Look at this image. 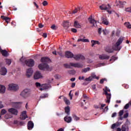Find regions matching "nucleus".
Here are the masks:
<instances>
[{"mask_svg":"<svg viewBox=\"0 0 131 131\" xmlns=\"http://www.w3.org/2000/svg\"><path fill=\"white\" fill-rule=\"evenodd\" d=\"M88 19L91 24H93V26H95V24H97V21L95 19H93V17L92 16H90Z\"/></svg>","mask_w":131,"mask_h":131,"instance_id":"f3484780","label":"nucleus"},{"mask_svg":"<svg viewBox=\"0 0 131 131\" xmlns=\"http://www.w3.org/2000/svg\"><path fill=\"white\" fill-rule=\"evenodd\" d=\"M28 129H29V130H31V129H32V128H33V127H34V123H33V122H32V121H29L28 122Z\"/></svg>","mask_w":131,"mask_h":131,"instance_id":"9b49d317","label":"nucleus"},{"mask_svg":"<svg viewBox=\"0 0 131 131\" xmlns=\"http://www.w3.org/2000/svg\"><path fill=\"white\" fill-rule=\"evenodd\" d=\"M63 27L66 28H69V21L67 20L63 22Z\"/></svg>","mask_w":131,"mask_h":131,"instance_id":"7c9ffc66","label":"nucleus"},{"mask_svg":"<svg viewBox=\"0 0 131 131\" xmlns=\"http://www.w3.org/2000/svg\"><path fill=\"white\" fill-rule=\"evenodd\" d=\"M116 60H117V57L114 56H112L111 58V59L110 60V62H111L112 61H113V62H114V61H115Z\"/></svg>","mask_w":131,"mask_h":131,"instance_id":"ea45409f","label":"nucleus"},{"mask_svg":"<svg viewBox=\"0 0 131 131\" xmlns=\"http://www.w3.org/2000/svg\"><path fill=\"white\" fill-rule=\"evenodd\" d=\"M124 38L123 37L119 38L115 45L113 46V50L114 51H120V50H121V47L120 46L121 43H122V41H123Z\"/></svg>","mask_w":131,"mask_h":131,"instance_id":"f257e3e1","label":"nucleus"},{"mask_svg":"<svg viewBox=\"0 0 131 131\" xmlns=\"http://www.w3.org/2000/svg\"><path fill=\"white\" fill-rule=\"evenodd\" d=\"M7 72H8V71L7 70V69L5 67L1 68L0 70V73L1 75H6Z\"/></svg>","mask_w":131,"mask_h":131,"instance_id":"4468645a","label":"nucleus"},{"mask_svg":"<svg viewBox=\"0 0 131 131\" xmlns=\"http://www.w3.org/2000/svg\"><path fill=\"white\" fill-rule=\"evenodd\" d=\"M65 56L66 58H68V59L73 58L74 56V55L73 53H71L70 51H67L66 52Z\"/></svg>","mask_w":131,"mask_h":131,"instance_id":"ddd939ff","label":"nucleus"},{"mask_svg":"<svg viewBox=\"0 0 131 131\" xmlns=\"http://www.w3.org/2000/svg\"><path fill=\"white\" fill-rule=\"evenodd\" d=\"M126 12H128L129 13H131V8H125Z\"/></svg>","mask_w":131,"mask_h":131,"instance_id":"3c124183","label":"nucleus"},{"mask_svg":"<svg viewBox=\"0 0 131 131\" xmlns=\"http://www.w3.org/2000/svg\"><path fill=\"white\" fill-rule=\"evenodd\" d=\"M7 113V111L5 109H3L1 112V115H5Z\"/></svg>","mask_w":131,"mask_h":131,"instance_id":"a19ab883","label":"nucleus"},{"mask_svg":"<svg viewBox=\"0 0 131 131\" xmlns=\"http://www.w3.org/2000/svg\"><path fill=\"white\" fill-rule=\"evenodd\" d=\"M77 12H78V8H76L75 9V10L73 11V14H76V13H77Z\"/></svg>","mask_w":131,"mask_h":131,"instance_id":"4d7b16f0","label":"nucleus"},{"mask_svg":"<svg viewBox=\"0 0 131 131\" xmlns=\"http://www.w3.org/2000/svg\"><path fill=\"white\" fill-rule=\"evenodd\" d=\"M63 101L66 104V105H70V101L67 98L64 97Z\"/></svg>","mask_w":131,"mask_h":131,"instance_id":"473e14b6","label":"nucleus"},{"mask_svg":"<svg viewBox=\"0 0 131 131\" xmlns=\"http://www.w3.org/2000/svg\"><path fill=\"white\" fill-rule=\"evenodd\" d=\"M102 23L104 24V25H108V24H109V22L106 18H102Z\"/></svg>","mask_w":131,"mask_h":131,"instance_id":"2f4dec72","label":"nucleus"},{"mask_svg":"<svg viewBox=\"0 0 131 131\" xmlns=\"http://www.w3.org/2000/svg\"><path fill=\"white\" fill-rule=\"evenodd\" d=\"M105 51L107 53H113L114 51L113 50V47L111 48L110 46H107L105 49Z\"/></svg>","mask_w":131,"mask_h":131,"instance_id":"a211bd4d","label":"nucleus"},{"mask_svg":"<svg viewBox=\"0 0 131 131\" xmlns=\"http://www.w3.org/2000/svg\"><path fill=\"white\" fill-rule=\"evenodd\" d=\"M42 36L46 38L48 36V34H47V33H44L42 35Z\"/></svg>","mask_w":131,"mask_h":131,"instance_id":"bf43d9fd","label":"nucleus"},{"mask_svg":"<svg viewBox=\"0 0 131 131\" xmlns=\"http://www.w3.org/2000/svg\"><path fill=\"white\" fill-rule=\"evenodd\" d=\"M91 70V68H86L85 69H83L82 70V73H86L88 71H90Z\"/></svg>","mask_w":131,"mask_h":131,"instance_id":"72a5a7b5","label":"nucleus"},{"mask_svg":"<svg viewBox=\"0 0 131 131\" xmlns=\"http://www.w3.org/2000/svg\"><path fill=\"white\" fill-rule=\"evenodd\" d=\"M27 112L24 111L21 113L22 115H25L26 116H27V115H26Z\"/></svg>","mask_w":131,"mask_h":131,"instance_id":"13d9d810","label":"nucleus"},{"mask_svg":"<svg viewBox=\"0 0 131 131\" xmlns=\"http://www.w3.org/2000/svg\"><path fill=\"white\" fill-rule=\"evenodd\" d=\"M41 77H42V76L41 75V73L39 72H36L34 75V79H39V78H41Z\"/></svg>","mask_w":131,"mask_h":131,"instance_id":"f8f14e48","label":"nucleus"},{"mask_svg":"<svg viewBox=\"0 0 131 131\" xmlns=\"http://www.w3.org/2000/svg\"><path fill=\"white\" fill-rule=\"evenodd\" d=\"M20 61L23 63H25L26 65L29 67H33L34 66V60L32 59L26 60L22 57L20 59Z\"/></svg>","mask_w":131,"mask_h":131,"instance_id":"7ed1b4c3","label":"nucleus"},{"mask_svg":"<svg viewBox=\"0 0 131 131\" xmlns=\"http://www.w3.org/2000/svg\"><path fill=\"white\" fill-rule=\"evenodd\" d=\"M6 92V87L3 85H0V93L5 94Z\"/></svg>","mask_w":131,"mask_h":131,"instance_id":"393cba45","label":"nucleus"},{"mask_svg":"<svg viewBox=\"0 0 131 131\" xmlns=\"http://www.w3.org/2000/svg\"><path fill=\"white\" fill-rule=\"evenodd\" d=\"M105 92H106V93H108V92H110V89H109L107 86H105V90H104L105 93Z\"/></svg>","mask_w":131,"mask_h":131,"instance_id":"6e6d98bb","label":"nucleus"},{"mask_svg":"<svg viewBox=\"0 0 131 131\" xmlns=\"http://www.w3.org/2000/svg\"><path fill=\"white\" fill-rule=\"evenodd\" d=\"M1 18L3 19V20H4L6 21V23H9L11 21V18H10L8 16H5L4 15L1 16Z\"/></svg>","mask_w":131,"mask_h":131,"instance_id":"aec40b11","label":"nucleus"},{"mask_svg":"<svg viewBox=\"0 0 131 131\" xmlns=\"http://www.w3.org/2000/svg\"><path fill=\"white\" fill-rule=\"evenodd\" d=\"M49 95L48 94H43L39 97V101H40L41 99H46V98H48Z\"/></svg>","mask_w":131,"mask_h":131,"instance_id":"bb28decb","label":"nucleus"},{"mask_svg":"<svg viewBox=\"0 0 131 131\" xmlns=\"http://www.w3.org/2000/svg\"><path fill=\"white\" fill-rule=\"evenodd\" d=\"M6 63L7 64V65H11V63H12V61L11 60V59H6Z\"/></svg>","mask_w":131,"mask_h":131,"instance_id":"79ce46f5","label":"nucleus"},{"mask_svg":"<svg viewBox=\"0 0 131 131\" xmlns=\"http://www.w3.org/2000/svg\"><path fill=\"white\" fill-rule=\"evenodd\" d=\"M35 85L37 88H42V85L40 84V83L37 82L35 83Z\"/></svg>","mask_w":131,"mask_h":131,"instance_id":"37998d69","label":"nucleus"},{"mask_svg":"<svg viewBox=\"0 0 131 131\" xmlns=\"http://www.w3.org/2000/svg\"><path fill=\"white\" fill-rule=\"evenodd\" d=\"M63 66H64L65 68H69L70 69H71V67H74L75 68H82L83 67V65L79 62L75 63L70 62L69 64H64Z\"/></svg>","mask_w":131,"mask_h":131,"instance_id":"f03ea898","label":"nucleus"},{"mask_svg":"<svg viewBox=\"0 0 131 131\" xmlns=\"http://www.w3.org/2000/svg\"><path fill=\"white\" fill-rule=\"evenodd\" d=\"M38 27H39V28H42V27H43V25H42L41 24H39Z\"/></svg>","mask_w":131,"mask_h":131,"instance_id":"052dcab7","label":"nucleus"},{"mask_svg":"<svg viewBox=\"0 0 131 131\" xmlns=\"http://www.w3.org/2000/svg\"><path fill=\"white\" fill-rule=\"evenodd\" d=\"M75 60H84L85 58L81 54L75 55L73 57Z\"/></svg>","mask_w":131,"mask_h":131,"instance_id":"9d476101","label":"nucleus"},{"mask_svg":"<svg viewBox=\"0 0 131 131\" xmlns=\"http://www.w3.org/2000/svg\"><path fill=\"white\" fill-rule=\"evenodd\" d=\"M40 61L42 63H47L48 62H50V58L49 57H42Z\"/></svg>","mask_w":131,"mask_h":131,"instance_id":"4be33fe9","label":"nucleus"},{"mask_svg":"<svg viewBox=\"0 0 131 131\" xmlns=\"http://www.w3.org/2000/svg\"><path fill=\"white\" fill-rule=\"evenodd\" d=\"M94 108H95L96 109H99V108H100V106L97 105H94Z\"/></svg>","mask_w":131,"mask_h":131,"instance_id":"69168bd1","label":"nucleus"},{"mask_svg":"<svg viewBox=\"0 0 131 131\" xmlns=\"http://www.w3.org/2000/svg\"><path fill=\"white\" fill-rule=\"evenodd\" d=\"M94 79H99V77H97L96 75H93L90 76L89 77L85 79V81H92V80H94Z\"/></svg>","mask_w":131,"mask_h":131,"instance_id":"6e6552de","label":"nucleus"},{"mask_svg":"<svg viewBox=\"0 0 131 131\" xmlns=\"http://www.w3.org/2000/svg\"><path fill=\"white\" fill-rule=\"evenodd\" d=\"M32 73H33V70H32V68L28 69L27 70L26 75L27 77H30L31 75H32Z\"/></svg>","mask_w":131,"mask_h":131,"instance_id":"2eb2a0df","label":"nucleus"},{"mask_svg":"<svg viewBox=\"0 0 131 131\" xmlns=\"http://www.w3.org/2000/svg\"><path fill=\"white\" fill-rule=\"evenodd\" d=\"M101 31H102V28H99L98 29V34H101Z\"/></svg>","mask_w":131,"mask_h":131,"instance_id":"e2e57ef3","label":"nucleus"},{"mask_svg":"<svg viewBox=\"0 0 131 131\" xmlns=\"http://www.w3.org/2000/svg\"><path fill=\"white\" fill-rule=\"evenodd\" d=\"M117 114L116 113H114L112 115V117H115V116H116V115Z\"/></svg>","mask_w":131,"mask_h":131,"instance_id":"774afa93","label":"nucleus"},{"mask_svg":"<svg viewBox=\"0 0 131 131\" xmlns=\"http://www.w3.org/2000/svg\"><path fill=\"white\" fill-rule=\"evenodd\" d=\"M74 27L76 28H81V25L78 23V21L75 20L74 23Z\"/></svg>","mask_w":131,"mask_h":131,"instance_id":"b1692460","label":"nucleus"},{"mask_svg":"<svg viewBox=\"0 0 131 131\" xmlns=\"http://www.w3.org/2000/svg\"><path fill=\"white\" fill-rule=\"evenodd\" d=\"M104 81H107V79L103 78L100 79V83H101V84H103V83H104Z\"/></svg>","mask_w":131,"mask_h":131,"instance_id":"c03bdc74","label":"nucleus"},{"mask_svg":"<svg viewBox=\"0 0 131 131\" xmlns=\"http://www.w3.org/2000/svg\"><path fill=\"white\" fill-rule=\"evenodd\" d=\"M65 112L67 115H70V107L69 106H68L65 107Z\"/></svg>","mask_w":131,"mask_h":131,"instance_id":"c85d7f7f","label":"nucleus"},{"mask_svg":"<svg viewBox=\"0 0 131 131\" xmlns=\"http://www.w3.org/2000/svg\"><path fill=\"white\" fill-rule=\"evenodd\" d=\"M1 53L2 54L3 56H4V57H8V56H9V53L6 50H2Z\"/></svg>","mask_w":131,"mask_h":131,"instance_id":"a878e982","label":"nucleus"},{"mask_svg":"<svg viewBox=\"0 0 131 131\" xmlns=\"http://www.w3.org/2000/svg\"><path fill=\"white\" fill-rule=\"evenodd\" d=\"M5 117L6 118H7V119H9V118H11L12 116L7 114V115H5Z\"/></svg>","mask_w":131,"mask_h":131,"instance_id":"603ef678","label":"nucleus"},{"mask_svg":"<svg viewBox=\"0 0 131 131\" xmlns=\"http://www.w3.org/2000/svg\"><path fill=\"white\" fill-rule=\"evenodd\" d=\"M128 117V113H126L123 116V118H127Z\"/></svg>","mask_w":131,"mask_h":131,"instance_id":"5fc2aeb1","label":"nucleus"},{"mask_svg":"<svg viewBox=\"0 0 131 131\" xmlns=\"http://www.w3.org/2000/svg\"><path fill=\"white\" fill-rule=\"evenodd\" d=\"M73 118L74 120H75L76 121H77V120H79V117H77L76 115H73Z\"/></svg>","mask_w":131,"mask_h":131,"instance_id":"58836bf2","label":"nucleus"},{"mask_svg":"<svg viewBox=\"0 0 131 131\" xmlns=\"http://www.w3.org/2000/svg\"><path fill=\"white\" fill-rule=\"evenodd\" d=\"M129 106H131V101H129L128 103H127L125 106H124V109H128L129 108Z\"/></svg>","mask_w":131,"mask_h":131,"instance_id":"4c0bfd02","label":"nucleus"},{"mask_svg":"<svg viewBox=\"0 0 131 131\" xmlns=\"http://www.w3.org/2000/svg\"><path fill=\"white\" fill-rule=\"evenodd\" d=\"M124 25H125V26H126V27H127V28H128L129 29H130L131 28V25L129 23H125L124 24Z\"/></svg>","mask_w":131,"mask_h":131,"instance_id":"e433bc0d","label":"nucleus"},{"mask_svg":"<svg viewBox=\"0 0 131 131\" xmlns=\"http://www.w3.org/2000/svg\"><path fill=\"white\" fill-rule=\"evenodd\" d=\"M51 29H52L53 30H57V27L55 25H53L51 27Z\"/></svg>","mask_w":131,"mask_h":131,"instance_id":"49530a36","label":"nucleus"},{"mask_svg":"<svg viewBox=\"0 0 131 131\" xmlns=\"http://www.w3.org/2000/svg\"><path fill=\"white\" fill-rule=\"evenodd\" d=\"M82 41V42H90V40L88 39L80 38L77 40V42Z\"/></svg>","mask_w":131,"mask_h":131,"instance_id":"cd10ccee","label":"nucleus"},{"mask_svg":"<svg viewBox=\"0 0 131 131\" xmlns=\"http://www.w3.org/2000/svg\"><path fill=\"white\" fill-rule=\"evenodd\" d=\"M105 106H106V104H101V107H100L101 110H102V109H103V108H104V107H105Z\"/></svg>","mask_w":131,"mask_h":131,"instance_id":"0e129e2a","label":"nucleus"},{"mask_svg":"<svg viewBox=\"0 0 131 131\" xmlns=\"http://www.w3.org/2000/svg\"><path fill=\"white\" fill-rule=\"evenodd\" d=\"M123 112H124L123 110L120 111V112H119V116L120 117H121V116H122V115H123Z\"/></svg>","mask_w":131,"mask_h":131,"instance_id":"a18cd8bd","label":"nucleus"},{"mask_svg":"<svg viewBox=\"0 0 131 131\" xmlns=\"http://www.w3.org/2000/svg\"><path fill=\"white\" fill-rule=\"evenodd\" d=\"M2 103V101H0V109H2V108H4V105Z\"/></svg>","mask_w":131,"mask_h":131,"instance_id":"680f3d73","label":"nucleus"},{"mask_svg":"<svg viewBox=\"0 0 131 131\" xmlns=\"http://www.w3.org/2000/svg\"><path fill=\"white\" fill-rule=\"evenodd\" d=\"M38 68L40 70H47V71H51L52 68H50L47 63H41L39 64Z\"/></svg>","mask_w":131,"mask_h":131,"instance_id":"39448f33","label":"nucleus"},{"mask_svg":"<svg viewBox=\"0 0 131 131\" xmlns=\"http://www.w3.org/2000/svg\"><path fill=\"white\" fill-rule=\"evenodd\" d=\"M8 112L13 115H18V110L14 108H10L8 109Z\"/></svg>","mask_w":131,"mask_h":131,"instance_id":"1a4fd4ad","label":"nucleus"},{"mask_svg":"<svg viewBox=\"0 0 131 131\" xmlns=\"http://www.w3.org/2000/svg\"><path fill=\"white\" fill-rule=\"evenodd\" d=\"M9 90L10 91H16L18 89H19V86L16 84H11L9 85Z\"/></svg>","mask_w":131,"mask_h":131,"instance_id":"423d86ee","label":"nucleus"},{"mask_svg":"<svg viewBox=\"0 0 131 131\" xmlns=\"http://www.w3.org/2000/svg\"><path fill=\"white\" fill-rule=\"evenodd\" d=\"M76 73V72L74 70L68 71L69 74H71L72 75H74V74H75Z\"/></svg>","mask_w":131,"mask_h":131,"instance_id":"c9c22d12","label":"nucleus"},{"mask_svg":"<svg viewBox=\"0 0 131 131\" xmlns=\"http://www.w3.org/2000/svg\"><path fill=\"white\" fill-rule=\"evenodd\" d=\"M71 31H72V32H73L74 33H76V32H77V30H76V29L72 28Z\"/></svg>","mask_w":131,"mask_h":131,"instance_id":"8fccbe9b","label":"nucleus"},{"mask_svg":"<svg viewBox=\"0 0 131 131\" xmlns=\"http://www.w3.org/2000/svg\"><path fill=\"white\" fill-rule=\"evenodd\" d=\"M92 47H94L95 45H100L99 41L92 40H91Z\"/></svg>","mask_w":131,"mask_h":131,"instance_id":"c756f323","label":"nucleus"},{"mask_svg":"<svg viewBox=\"0 0 131 131\" xmlns=\"http://www.w3.org/2000/svg\"><path fill=\"white\" fill-rule=\"evenodd\" d=\"M126 4V2H125V1L122 2V1H119V7L121 8H124V6H125Z\"/></svg>","mask_w":131,"mask_h":131,"instance_id":"5701e85b","label":"nucleus"},{"mask_svg":"<svg viewBox=\"0 0 131 131\" xmlns=\"http://www.w3.org/2000/svg\"><path fill=\"white\" fill-rule=\"evenodd\" d=\"M64 120L66 122H67V123H70V122L72 121V118H71V117L66 116L64 118Z\"/></svg>","mask_w":131,"mask_h":131,"instance_id":"412c9836","label":"nucleus"},{"mask_svg":"<svg viewBox=\"0 0 131 131\" xmlns=\"http://www.w3.org/2000/svg\"><path fill=\"white\" fill-rule=\"evenodd\" d=\"M122 131H126V126L125 125H123L122 126Z\"/></svg>","mask_w":131,"mask_h":131,"instance_id":"de8ad7c7","label":"nucleus"},{"mask_svg":"<svg viewBox=\"0 0 131 131\" xmlns=\"http://www.w3.org/2000/svg\"><path fill=\"white\" fill-rule=\"evenodd\" d=\"M30 95H31V90L30 89H25L20 94V96L25 99L28 98Z\"/></svg>","mask_w":131,"mask_h":131,"instance_id":"20e7f679","label":"nucleus"},{"mask_svg":"<svg viewBox=\"0 0 131 131\" xmlns=\"http://www.w3.org/2000/svg\"><path fill=\"white\" fill-rule=\"evenodd\" d=\"M69 96L70 97V100H72V95H71V91L69 93Z\"/></svg>","mask_w":131,"mask_h":131,"instance_id":"338daca9","label":"nucleus"},{"mask_svg":"<svg viewBox=\"0 0 131 131\" xmlns=\"http://www.w3.org/2000/svg\"><path fill=\"white\" fill-rule=\"evenodd\" d=\"M116 126H118V125H117V124L114 123V124H112L111 127H112V128L113 129H114V128H115V127H116Z\"/></svg>","mask_w":131,"mask_h":131,"instance_id":"09e8293b","label":"nucleus"},{"mask_svg":"<svg viewBox=\"0 0 131 131\" xmlns=\"http://www.w3.org/2000/svg\"><path fill=\"white\" fill-rule=\"evenodd\" d=\"M28 117H27V116H25L24 115H21L20 116V119H21V120H25V119H26V118H28Z\"/></svg>","mask_w":131,"mask_h":131,"instance_id":"f704fd0d","label":"nucleus"},{"mask_svg":"<svg viewBox=\"0 0 131 131\" xmlns=\"http://www.w3.org/2000/svg\"><path fill=\"white\" fill-rule=\"evenodd\" d=\"M109 58H110V56L106 54L99 55V59H100V60H108Z\"/></svg>","mask_w":131,"mask_h":131,"instance_id":"dca6fc26","label":"nucleus"},{"mask_svg":"<svg viewBox=\"0 0 131 131\" xmlns=\"http://www.w3.org/2000/svg\"><path fill=\"white\" fill-rule=\"evenodd\" d=\"M105 95L106 96L107 100L106 101V103H110V100L111 99V94L107 93V91H105Z\"/></svg>","mask_w":131,"mask_h":131,"instance_id":"6ab92c4d","label":"nucleus"},{"mask_svg":"<svg viewBox=\"0 0 131 131\" xmlns=\"http://www.w3.org/2000/svg\"><path fill=\"white\" fill-rule=\"evenodd\" d=\"M99 8L102 11H107V10H110L111 9V6L109 4H107V7L105 4H102L99 6Z\"/></svg>","mask_w":131,"mask_h":131,"instance_id":"0eeeda50","label":"nucleus"},{"mask_svg":"<svg viewBox=\"0 0 131 131\" xmlns=\"http://www.w3.org/2000/svg\"><path fill=\"white\" fill-rule=\"evenodd\" d=\"M42 5L44 6H48V2L45 1L42 2Z\"/></svg>","mask_w":131,"mask_h":131,"instance_id":"864d4df0","label":"nucleus"}]
</instances>
